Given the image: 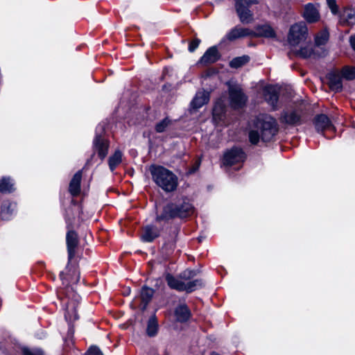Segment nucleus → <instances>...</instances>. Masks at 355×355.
Masks as SVG:
<instances>
[{
    "label": "nucleus",
    "mask_w": 355,
    "mask_h": 355,
    "mask_svg": "<svg viewBox=\"0 0 355 355\" xmlns=\"http://www.w3.org/2000/svg\"><path fill=\"white\" fill-rule=\"evenodd\" d=\"M277 132L275 119L267 114H260L253 122V128L249 132V139L252 144H257L260 139L263 141H268Z\"/></svg>",
    "instance_id": "f257e3e1"
},
{
    "label": "nucleus",
    "mask_w": 355,
    "mask_h": 355,
    "mask_svg": "<svg viewBox=\"0 0 355 355\" xmlns=\"http://www.w3.org/2000/svg\"><path fill=\"white\" fill-rule=\"evenodd\" d=\"M194 207L187 198H182L175 202L168 204L164 207L162 214L157 216L156 220H168L176 217L184 218L191 215Z\"/></svg>",
    "instance_id": "f03ea898"
},
{
    "label": "nucleus",
    "mask_w": 355,
    "mask_h": 355,
    "mask_svg": "<svg viewBox=\"0 0 355 355\" xmlns=\"http://www.w3.org/2000/svg\"><path fill=\"white\" fill-rule=\"evenodd\" d=\"M193 270H187L182 272L178 277H175L171 274H167L166 280L168 286L178 291H187L191 293L202 286V282L199 279L191 280L194 276Z\"/></svg>",
    "instance_id": "7ed1b4c3"
},
{
    "label": "nucleus",
    "mask_w": 355,
    "mask_h": 355,
    "mask_svg": "<svg viewBox=\"0 0 355 355\" xmlns=\"http://www.w3.org/2000/svg\"><path fill=\"white\" fill-rule=\"evenodd\" d=\"M150 171L155 184L166 192H171L177 189L178 178L170 170L161 166L153 165L150 167Z\"/></svg>",
    "instance_id": "20e7f679"
},
{
    "label": "nucleus",
    "mask_w": 355,
    "mask_h": 355,
    "mask_svg": "<svg viewBox=\"0 0 355 355\" xmlns=\"http://www.w3.org/2000/svg\"><path fill=\"white\" fill-rule=\"evenodd\" d=\"M60 278L62 281V284H66V288L63 291H60L58 293V296L61 297L62 295H64L66 298L69 300L66 302L67 311L64 315L67 320L70 322L74 321L78 318V315L75 307V302H78L79 295L76 293L73 288H70L67 285V281L65 279L64 275L63 272L60 273Z\"/></svg>",
    "instance_id": "39448f33"
},
{
    "label": "nucleus",
    "mask_w": 355,
    "mask_h": 355,
    "mask_svg": "<svg viewBox=\"0 0 355 355\" xmlns=\"http://www.w3.org/2000/svg\"><path fill=\"white\" fill-rule=\"evenodd\" d=\"M308 34V28L305 24L297 23L291 26L288 35L290 45L295 48L304 41Z\"/></svg>",
    "instance_id": "423d86ee"
},
{
    "label": "nucleus",
    "mask_w": 355,
    "mask_h": 355,
    "mask_svg": "<svg viewBox=\"0 0 355 355\" xmlns=\"http://www.w3.org/2000/svg\"><path fill=\"white\" fill-rule=\"evenodd\" d=\"M236 12L241 21L243 24H249L252 19V14L248 9L252 4L257 3V0H235Z\"/></svg>",
    "instance_id": "0eeeda50"
},
{
    "label": "nucleus",
    "mask_w": 355,
    "mask_h": 355,
    "mask_svg": "<svg viewBox=\"0 0 355 355\" xmlns=\"http://www.w3.org/2000/svg\"><path fill=\"white\" fill-rule=\"evenodd\" d=\"M230 103L233 107H242L246 103L247 97L238 85L230 86L229 88Z\"/></svg>",
    "instance_id": "6e6552de"
},
{
    "label": "nucleus",
    "mask_w": 355,
    "mask_h": 355,
    "mask_svg": "<svg viewBox=\"0 0 355 355\" xmlns=\"http://www.w3.org/2000/svg\"><path fill=\"white\" fill-rule=\"evenodd\" d=\"M245 159V155L241 148H232L225 153L223 163L225 165L232 166L243 162Z\"/></svg>",
    "instance_id": "1a4fd4ad"
},
{
    "label": "nucleus",
    "mask_w": 355,
    "mask_h": 355,
    "mask_svg": "<svg viewBox=\"0 0 355 355\" xmlns=\"http://www.w3.org/2000/svg\"><path fill=\"white\" fill-rule=\"evenodd\" d=\"M93 143L95 150L97 151L101 159H103L108 153V141L101 135H96Z\"/></svg>",
    "instance_id": "9d476101"
},
{
    "label": "nucleus",
    "mask_w": 355,
    "mask_h": 355,
    "mask_svg": "<svg viewBox=\"0 0 355 355\" xmlns=\"http://www.w3.org/2000/svg\"><path fill=\"white\" fill-rule=\"evenodd\" d=\"M209 92L205 90H200L197 92L192 101L191 102V110H198L209 102Z\"/></svg>",
    "instance_id": "9b49d317"
},
{
    "label": "nucleus",
    "mask_w": 355,
    "mask_h": 355,
    "mask_svg": "<svg viewBox=\"0 0 355 355\" xmlns=\"http://www.w3.org/2000/svg\"><path fill=\"white\" fill-rule=\"evenodd\" d=\"M276 36L275 29L268 24L257 26L252 35V37H263L270 39H274Z\"/></svg>",
    "instance_id": "f8f14e48"
},
{
    "label": "nucleus",
    "mask_w": 355,
    "mask_h": 355,
    "mask_svg": "<svg viewBox=\"0 0 355 355\" xmlns=\"http://www.w3.org/2000/svg\"><path fill=\"white\" fill-rule=\"evenodd\" d=\"M254 31L252 30L241 26H236L229 31L227 34V38L230 41H233L245 37H252Z\"/></svg>",
    "instance_id": "ddd939ff"
},
{
    "label": "nucleus",
    "mask_w": 355,
    "mask_h": 355,
    "mask_svg": "<svg viewBox=\"0 0 355 355\" xmlns=\"http://www.w3.org/2000/svg\"><path fill=\"white\" fill-rule=\"evenodd\" d=\"M303 17L309 23H314L319 20L320 14L313 4L308 3L304 6Z\"/></svg>",
    "instance_id": "4468645a"
},
{
    "label": "nucleus",
    "mask_w": 355,
    "mask_h": 355,
    "mask_svg": "<svg viewBox=\"0 0 355 355\" xmlns=\"http://www.w3.org/2000/svg\"><path fill=\"white\" fill-rule=\"evenodd\" d=\"M265 100L272 106L274 108L276 107L278 101V90L276 87L268 85L265 87L263 89Z\"/></svg>",
    "instance_id": "2eb2a0df"
},
{
    "label": "nucleus",
    "mask_w": 355,
    "mask_h": 355,
    "mask_svg": "<svg viewBox=\"0 0 355 355\" xmlns=\"http://www.w3.org/2000/svg\"><path fill=\"white\" fill-rule=\"evenodd\" d=\"M219 53L216 46L209 48L200 60V63L208 64L216 62L219 59Z\"/></svg>",
    "instance_id": "dca6fc26"
},
{
    "label": "nucleus",
    "mask_w": 355,
    "mask_h": 355,
    "mask_svg": "<svg viewBox=\"0 0 355 355\" xmlns=\"http://www.w3.org/2000/svg\"><path fill=\"white\" fill-rule=\"evenodd\" d=\"M78 244L77 234L73 231H69L67 234V245L69 260L70 261L75 254V249Z\"/></svg>",
    "instance_id": "f3484780"
},
{
    "label": "nucleus",
    "mask_w": 355,
    "mask_h": 355,
    "mask_svg": "<svg viewBox=\"0 0 355 355\" xmlns=\"http://www.w3.org/2000/svg\"><path fill=\"white\" fill-rule=\"evenodd\" d=\"M175 316L179 322H186L191 316L188 306L184 304L178 305L175 309Z\"/></svg>",
    "instance_id": "a211bd4d"
},
{
    "label": "nucleus",
    "mask_w": 355,
    "mask_h": 355,
    "mask_svg": "<svg viewBox=\"0 0 355 355\" xmlns=\"http://www.w3.org/2000/svg\"><path fill=\"white\" fill-rule=\"evenodd\" d=\"M82 178V172L78 171L73 175L69 184V192L72 196H77L80 193V181Z\"/></svg>",
    "instance_id": "6ab92c4d"
},
{
    "label": "nucleus",
    "mask_w": 355,
    "mask_h": 355,
    "mask_svg": "<svg viewBox=\"0 0 355 355\" xmlns=\"http://www.w3.org/2000/svg\"><path fill=\"white\" fill-rule=\"evenodd\" d=\"M281 120L289 125H297L300 122V116L295 111H287L283 113Z\"/></svg>",
    "instance_id": "aec40b11"
},
{
    "label": "nucleus",
    "mask_w": 355,
    "mask_h": 355,
    "mask_svg": "<svg viewBox=\"0 0 355 355\" xmlns=\"http://www.w3.org/2000/svg\"><path fill=\"white\" fill-rule=\"evenodd\" d=\"M159 236V230L154 226H146L143 230L141 239L146 242H151Z\"/></svg>",
    "instance_id": "412c9836"
},
{
    "label": "nucleus",
    "mask_w": 355,
    "mask_h": 355,
    "mask_svg": "<svg viewBox=\"0 0 355 355\" xmlns=\"http://www.w3.org/2000/svg\"><path fill=\"white\" fill-rule=\"evenodd\" d=\"M314 125L318 132L323 131L331 125L329 118L324 114H320L314 119Z\"/></svg>",
    "instance_id": "4be33fe9"
},
{
    "label": "nucleus",
    "mask_w": 355,
    "mask_h": 355,
    "mask_svg": "<svg viewBox=\"0 0 355 355\" xmlns=\"http://www.w3.org/2000/svg\"><path fill=\"white\" fill-rule=\"evenodd\" d=\"M122 152L120 150H116L114 153L110 156L108 159V165L110 170L113 172L122 162Z\"/></svg>",
    "instance_id": "5701e85b"
},
{
    "label": "nucleus",
    "mask_w": 355,
    "mask_h": 355,
    "mask_svg": "<svg viewBox=\"0 0 355 355\" xmlns=\"http://www.w3.org/2000/svg\"><path fill=\"white\" fill-rule=\"evenodd\" d=\"M340 22L341 24H347L352 25L355 24V12L351 8H346L343 10Z\"/></svg>",
    "instance_id": "b1692460"
},
{
    "label": "nucleus",
    "mask_w": 355,
    "mask_h": 355,
    "mask_svg": "<svg viewBox=\"0 0 355 355\" xmlns=\"http://www.w3.org/2000/svg\"><path fill=\"white\" fill-rule=\"evenodd\" d=\"M16 208L15 203L8 201L3 202L1 206V216L5 220H8Z\"/></svg>",
    "instance_id": "393cba45"
},
{
    "label": "nucleus",
    "mask_w": 355,
    "mask_h": 355,
    "mask_svg": "<svg viewBox=\"0 0 355 355\" xmlns=\"http://www.w3.org/2000/svg\"><path fill=\"white\" fill-rule=\"evenodd\" d=\"M14 189V182L12 179L6 177L0 179V192L10 193Z\"/></svg>",
    "instance_id": "a878e982"
},
{
    "label": "nucleus",
    "mask_w": 355,
    "mask_h": 355,
    "mask_svg": "<svg viewBox=\"0 0 355 355\" xmlns=\"http://www.w3.org/2000/svg\"><path fill=\"white\" fill-rule=\"evenodd\" d=\"M293 51L295 52L296 55L304 58H310L313 53L311 44L301 46L299 49H293Z\"/></svg>",
    "instance_id": "bb28decb"
},
{
    "label": "nucleus",
    "mask_w": 355,
    "mask_h": 355,
    "mask_svg": "<svg viewBox=\"0 0 355 355\" xmlns=\"http://www.w3.org/2000/svg\"><path fill=\"white\" fill-rule=\"evenodd\" d=\"M158 330V324L155 317H151L148 322L146 333L150 337L155 336Z\"/></svg>",
    "instance_id": "cd10ccee"
},
{
    "label": "nucleus",
    "mask_w": 355,
    "mask_h": 355,
    "mask_svg": "<svg viewBox=\"0 0 355 355\" xmlns=\"http://www.w3.org/2000/svg\"><path fill=\"white\" fill-rule=\"evenodd\" d=\"M153 290L148 287H144L141 291V299L144 303L143 309H145L153 295Z\"/></svg>",
    "instance_id": "c85d7f7f"
},
{
    "label": "nucleus",
    "mask_w": 355,
    "mask_h": 355,
    "mask_svg": "<svg viewBox=\"0 0 355 355\" xmlns=\"http://www.w3.org/2000/svg\"><path fill=\"white\" fill-rule=\"evenodd\" d=\"M329 40V33L326 30L319 32L315 37V45L319 46L324 45Z\"/></svg>",
    "instance_id": "c756f323"
},
{
    "label": "nucleus",
    "mask_w": 355,
    "mask_h": 355,
    "mask_svg": "<svg viewBox=\"0 0 355 355\" xmlns=\"http://www.w3.org/2000/svg\"><path fill=\"white\" fill-rule=\"evenodd\" d=\"M250 58L248 55L237 57L232 59L230 63L232 68H239L248 62Z\"/></svg>",
    "instance_id": "7c9ffc66"
},
{
    "label": "nucleus",
    "mask_w": 355,
    "mask_h": 355,
    "mask_svg": "<svg viewBox=\"0 0 355 355\" xmlns=\"http://www.w3.org/2000/svg\"><path fill=\"white\" fill-rule=\"evenodd\" d=\"M330 87L334 90H338L342 88L340 78L336 76H332L329 78Z\"/></svg>",
    "instance_id": "2f4dec72"
},
{
    "label": "nucleus",
    "mask_w": 355,
    "mask_h": 355,
    "mask_svg": "<svg viewBox=\"0 0 355 355\" xmlns=\"http://www.w3.org/2000/svg\"><path fill=\"white\" fill-rule=\"evenodd\" d=\"M342 76L347 80L355 78V67H345L342 71Z\"/></svg>",
    "instance_id": "473e14b6"
},
{
    "label": "nucleus",
    "mask_w": 355,
    "mask_h": 355,
    "mask_svg": "<svg viewBox=\"0 0 355 355\" xmlns=\"http://www.w3.org/2000/svg\"><path fill=\"white\" fill-rule=\"evenodd\" d=\"M170 120L167 118L157 123L155 130L157 132H163L170 124Z\"/></svg>",
    "instance_id": "72a5a7b5"
},
{
    "label": "nucleus",
    "mask_w": 355,
    "mask_h": 355,
    "mask_svg": "<svg viewBox=\"0 0 355 355\" xmlns=\"http://www.w3.org/2000/svg\"><path fill=\"white\" fill-rule=\"evenodd\" d=\"M24 355H44L43 352L40 349L22 348Z\"/></svg>",
    "instance_id": "f704fd0d"
},
{
    "label": "nucleus",
    "mask_w": 355,
    "mask_h": 355,
    "mask_svg": "<svg viewBox=\"0 0 355 355\" xmlns=\"http://www.w3.org/2000/svg\"><path fill=\"white\" fill-rule=\"evenodd\" d=\"M327 3L334 15H336L338 12V7L336 0H327Z\"/></svg>",
    "instance_id": "c9c22d12"
},
{
    "label": "nucleus",
    "mask_w": 355,
    "mask_h": 355,
    "mask_svg": "<svg viewBox=\"0 0 355 355\" xmlns=\"http://www.w3.org/2000/svg\"><path fill=\"white\" fill-rule=\"evenodd\" d=\"M200 43V40L199 39L196 38V39L193 40L189 44V51L190 52L194 51L198 48Z\"/></svg>",
    "instance_id": "e433bc0d"
},
{
    "label": "nucleus",
    "mask_w": 355,
    "mask_h": 355,
    "mask_svg": "<svg viewBox=\"0 0 355 355\" xmlns=\"http://www.w3.org/2000/svg\"><path fill=\"white\" fill-rule=\"evenodd\" d=\"M85 355H103L99 348L96 346L91 347Z\"/></svg>",
    "instance_id": "4c0bfd02"
},
{
    "label": "nucleus",
    "mask_w": 355,
    "mask_h": 355,
    "mask_svg": "<svg viewBox=\"0 0 355 355\" xmlns=\"http://www.w3.org/2000/svg\"><path fill=\"white\" fill-rule=\"evenodd\" d=\"M223 112V107L220 104H216L215 105L214 109H213V114L214 116H216L220 114L221 112Z\"/></svg>",
    "instance_id": "58836bf2"
},
{
    "label": "nucleus",
    "mask_w": 355,
    "mask_h": 355,
    "mask_svg": "<svg viewBox=\"0 0 355 355\" xmlns=\"http://www.w3.org/2000/svg\"><path fill=\"white\" fill-rule=\"evenodd\" d=\"M349 41L352 47L355 50V35L351 36Z\"/></svg>",
    "instance_id": "ea45409f"
},
{
    "label": "nucleus",
    "mask_w": 355,
    "mask_h": 355,
    "mask_svg": "<svg viewBox=\"0 0 355 355\" xmlns=\"http://www.w3.org/2000/svg\"><path fill=\"white\" fill-rule=\"evenodd\" d=\"M97 130H100L101 132L103 131V126L102 125H99L97 127Z\"/></svg>",
    "instance_id": "a19ab883"
},
{
    "label": "nucleus",
    "mask_w": 355,
    "mask_h": 355,
    "mask_svg": "<svg viewBox=\"0 0 355 355\" xmlns=\"http://www.w3.org/2000/svg\"><path fill=\"white\" fill-rule=\"evenodd\" d=\"M199 164L196 166V168H194L191 172H194L198 168Z\"/></svg>",
    "instance_id": "79ce46f5"
}]
</instances>
